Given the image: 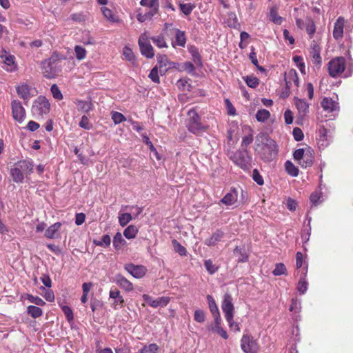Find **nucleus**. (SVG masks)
Segmentation results:
<instances>
[{
	"label": "nucleus",
	"instance_id": "393cba45",
	"mask_svg": "<svg viewBox=\"0 0 353 353\" xmlns=\"http://www.w3.org/2000/svg\"><path fill=\"white\" fill-rule=\"evenodd\" d=\"M223 236L224 232L217 230L209 238L205 240L204 243L208 246H214L221 241Z\"/></svg>",
	"mask_w": 353,
	"mask_h": 353
},
{
	"label": "nucleus",
	"instance_id": "2f4dec72",
	"mask_svg": "<svg viewBox=\"0 0 353 353\" xmlns=\"http://www.w3.org/2000/svg\"><path fill=\"white\" fill-rule=\"evenodd\" d=\"M15 165L19 166L24 174H29L33 170L32 162L28 160L20 161Z\"/></svg>",
	"mask_w": 353,
	"mask_h": 353
},
{
	"label": "nucleus",
	"instance_id": "4d7b16f0",
	"mask_svg": "<svg viewBox=\"0 0 353 353\" xmlns=\"http://www.w3.org/2000/svg\"><path fill=\"white\" fill-rule=\"evenodd\" d=\"M274 276H280L286 274V268L283 263H280L276 264L275 268L272 272Z\"/></svg>",
	"mask_w": 353,
	"mask_h": 353
},
{
	"label": "nucleus",
	"instance_id": "58836bf2",
	"mask_svg": "<svg viewBox=\"0 0 353 353\" xmlns=\"http://www.w3.org/2000/svg\"><path fill=\"white\" fill-rule=\"evenodd\" d=\"M27 313L32 318L36 319L42 316L43 310L39 307L34 305H29L27 307Z\"/></svg>",
	"mask_w": 353,
	"mask_h": 353
},
{
	"label": "nucleus",
	"instance_id": "a19ab883",
	"mask_svg": "<svg viewBox=\"0 0 353 353\" xmlns=\"http://www.w3.org/2000/svg\"><path fill=\"white\" fill-rule=\"evenodd\" d=\"M101 11L103 12V16L110 21L112 22H119V18L115 16L112 11L106 7H103L101 8Z\"/></svg>",
	"mask_w": 353,
	"mask_h": 353
},
{
	"label": "nucleus",
	"instance_id": "6e6d98bb",
	"mask_svg": "<svg viewBox=\"0 0 353 353\" xmlns=\"http://www.w3.org/2000/svg\"><path fill=\"white\" fill-rule=\"evenodd\" d=\"M307 152V147L305 148H299L294 151L293 154V157L294 160H296L298 163L304 157V156Z\"/></svg>",
	"mask_w": 353,
	"mask_h": 353
},
{
	"label": "nucleus",
	"instance_id": "f257e3e1",
	"mask_svg": "<svg viewBox=\"0 0 353 353\" xmlns=\"http://www.w3.org/2000/svg\"><path fill=\"white\" fill-rule=\"evenodd\" d=\"M256 151L265 161H271L277 154V145L267 134L261 133L256 137Z\"/></svg>",
	"mask_w": 353,
	"mask_h": 353
},
{
	"label": "nucleus",
	"instance_id": "7c9ffc66",
	"mask_svg": "<svg viewBox=\"0 0 353 353\" xmlns=\"http://www.w3.org/2000/svg\"><path fill=\"white\" fill-rule=\"evenodd\" d=\"M116 283L119 285L121 288L127 292H131L133 290V285L125 277L119 275L116 278Z\"/></svg>",
	"mask_w": 353,
	"mask_h": 353
},
{
	"label": "nucleus",
	"instance_id": "052dcab7",
	"mask_svg": "<svg viewBox=\"0 0 353 353\" xmlns=\"http://www.w3.org/2000/svg\"><path fill=\"white\" fill-rule=\"evenodd\" d=\"M245 81L246 84L252 88H256L259 84V79L256 77H253V76L246 77V78L245 79Z\"/></svg>",
	"mask_w": 353,
	"mask_h": 353
},
{
	"label": "nucleus",
	"instance_id": "dca6fc26",
	"mask_svg": "<svg viewBox=\"0 0 353 353\" xmlns=\"http://www.w3.org/2000/svg\"><path fill=\"white\" fill-rule=\"evenodd\" d=\"M125 269L129 272L132 276L137 279L142 278L146 272V268L143 265H135L130 263L125 266Z\"/></svg>",
	"mask_w": 353,
	"mask_h": 353
},
{
	"label": "nucleus",
	"instance_id": "6e6552de",
	"mask_svg": "<svg viewBox=\"0 0 353 353\" xmlns=\"http://www.w3.org/2000/svg\"><path fill=\"white\" fill-rule=\"evenodd\" d=\"M11 109L13 119L20 123H22L26 118V110L21 102L17 99L12 100Z\"/></svg>",
	"mask_w": 353,
	"mask_h": 353
},
{
	"label": "nucleus",
	"instance_id": "6ab92c4d",
	"mask_svg": "<svg viewBox=\"0 0 353 353\" xmlns=\"http://www.w3.org/2000/svg\"><path fill=\"white\" fill-rule=\"evenodd\" d=\"M238 200V192L235 188H231L219 201V205L224 204L227 206L234 205Z\"/></svg>",
	"mask_w": 353,
	"mask_h": 353
},
{
	"label": "nucleus",
	"instance_id": "e2e57ef3",
	"mask_svg": "<svg viewBox=\"0 0 353 353\" xmlns=\"http://www.w3.org/2000/svg\"><path fill=\"white\" fill-rule=\"evenodd\" d=\"M51 92L53 97L57 100H61L63 99V94L59 90V87L56 84H53L50 88Z\"/></svg>",
	"mask_w": 353,
	"mask_h": 353
},
{
	"label": "nucleus",
	"instance_id": "7ed1b4c3",
	"mask_svg": "<svg viewBox=\"0 0 353 353\" xmlns=\"http://www.w3.org/2000/svg\"><path fill=\"white\" fill-rule=\"evenodd\" d=\"M229 157L236 165L244 170L251 167L252 157L246 149L239 150L230 154Z\"/></svg>",
	"mask_w": 353,
	"mask_h": 353
},
{
	"label": "nucleus",
	"instance_id": "69168bd1",
	"mask_svg": "<svg viewBox=\"0 0 353 353\" xmlns=\"http://www.w3.org/2000/svg\"><path fill=\"white\" fill-rule=\"evenodd\" d=\"M41 289L43 291V296L47 301L53 302L54 301V294L51 290H46L43 287H41Z\"/></svg>",
	"mask_w": 353,
	"mask_h": 353
},
{
	"label": "nucleus",
	"instance_id": "ddd939ff",
	"mask_svg": "<svg viewBox=\"0 0 353 353\" xmlns=\"http://www.w3.org/2000/svg\"><path fill=\"white\" fill-rule=\"evenodd\" d=\"M157 67L159 69V73L161 75H163L166 72L174 68L175 63L171 62L165 55H159L157 57Z\"/></svg>",
	"mask_w": 353,
	"mask_h": 353
},
{
	"label": "nucleus",
	"instance_id": "f03ea898",
	"mask_svg": "<svg viewBox=\"0 0 353 353\" xmlns=\"http://www.w3.org/2000/svg\"><path fill=\"white\" fill-rule=\"evenodd\" d=\"M346 61L344 57H338L332 59L328 63V72L332 77H338L343 73H345L344 77H349L351 75V70H345Z\"/></svg>",
	"mask_w": 353,
	"mask_h": 353
},
{
	"label": "nucleus",
	"instance_id": "72a5a7b5",
	"mask_svg": "<svg viewBox=\"0 0 353 353\" xmlns=\"http://www.w3.org/2000/svg\"><path fill=\"white\" fill-rule=\"evenodd\" d=\"M207 300H208V303L209 305L210 310L211 313L212 314L214 318V319L220 318L221 316H220L219 310V308L217 307V305H216L214 298L211 295H208Z\"/></svg>",
	"mask_w": 353,
	"mask_h": 353
},
{
	"label": "nucleus",
	"instance_id": "774afa93",
	"mask_svg": "<svg viewBox=\"0 0 353 353\" xmlns=\"http://www.w3.org/2000/svg\"><path fill=\"white\" fill-rule=\"evenodd\" d=\"M123 54L128 61L130 62L134 61V56L132 50L130 48L125 46L123 50Z\"/></svg>",
	"mask_w": 353,
	"mask_h": 353
},
{
	"label": "nucleus",
	"instance_id": "473e14b6",
	"mask_svg": "<svg viewBox=\"0 0 353 353\" xmlns=\"http://www.w3.org/2000/svg\"><path fill=\"white\" fill-rule=\"evenodd\" d=\"M10 175L12 180L15 183H21L24 179V173L21 171L19 166L15 165L14 168H11Z\"/></svg>",
	"mask_w": 353,
	"mask_h": 353
},
{
	"label": "nucleus",
	"instance_id": "338daca9",
	"mask_svg": "<svg viewBox=\"0 0 353 353\" xmlns=\"http://www.w3.org/2000/svg\"><path fill=\"white\" fill-rule=\"evenodd\" d=\"M204 266L207 271L210 274H214L217 271V268L213 264L212 261L210 259L205 260Z\"/></svg>",
	"mask_w": 353,
	"mask_h": 353
},
{
	"label": "nucleus",
	"instance_id": "20e7f679",
	"mask_svg": "<svg viewBox=\"0 0 353 353\" xmlns=\"http://www.w3.org/2000/svg\"><path fill=\"white\" fill-rule=\"evenodd\" d=\"M188 119L187 127L191 132L198 134L204 130V126L200 121V117L194 109H191L188 112Z\"/></svg>",
	"mask_w": 353,
	"mask_h": 353
},
{
	"label": "nucleus",
	"instance_id": "1a4fd4ad",
	"mask_svg": "<svg viewBox=\"0 0 353 353\" xmlns=\"http://www.w3.org/2000/svg\"><path fill=\"white\" fill-rule=\"evenodd\" d=\"M221 309L224 313L225 319H230L231 316H234L233 299L232 296L228 293H225L223 295V299L221 303Z\"/></svg>",
	"mask_w": 353,
	"mask_h": 353
},
{
	"label": "nucleus",
	"instance_id": "13d9d810",
	"mask_svg": "<svg viewBox=\"0 0 353 353\" xmlns=\"http://www.w3.org/2000/svg\"><path fill=\"white\" fill-rule=\"evenodd\" d=\"M322 198V193L321 191H315L310 195V201L314 205H318L321 202V199Z\"/></svg>",
	"mask_w": 353,
	"mask_h": 353
},
{
	"label": "nucleus",
	"instance_id": "de8ad7c7",
	"mask_svg": "<svg viewBox=\"0 0 353 353\" xmlns=\"http://www.w3.org/2000/svg\"><path fill=\"white\" fill-rule=\"evenodd\" d=\"M172 245L174 247V251L179 253L181 256H186L187 250L185 247H183L180 243H179L176 240L174 239L172 241Z\"/></svg>",
	"mask_w": 353,
	"mask_h": 353
},
{
	"label": "nucleus",
	"instance_id": "37998d69",
	"mask_svg": "<svg viewBox=\"0 0 353 353\" xmlns=\"http://www.w3.org/2000/svg\"><path fill=\"white\" fill-rule=\"evenodd\" d=\"M270 117V113L265 109L259 110L256 114V119L259 122L267 121Z\"/></svg>",
	"mask_w": 353,
	"mask_h": 353
},
{
	"label": "nucleus",
	"instance_id": "39448f33",
	"mask_svg": "<svg viewBox=\"0 0 353 353\" xmlns=\"http://www.w3.org/2000/svg\"><path fill=\"white\" fill-rule=\"evenodd\" d=\"M50 110V103L43 96H39L33 103L32 111L34 114L42 117Z\"/></svg>",
	"mask_w": 353,
	"mask_h": 353
},
{
	"label": "nucleus",
	"instance_id": "c9c22d12",
	"mask_svg": "<svg viewBox=\"0 0 353 353\" xmlns=\"http://www.w3.org/2000/svg\"><path fill=\"white\" fill-rule=\"evenodd\" d=\"M133 219L132 214L128 212H124L120 211L119 213V223L121 226L124 227L128 223H130Z\"/></svg>",
	"mask_w": 353,
	"mask_h": 353
},
{
	"label": "nucleus",
	"instance_id": "8fccbe9b",
	"mask_svg": "<svg viewBox=\"0 0 353 353\" xmlns=\"http://www.w3.org/2000/svg\"><path fill=\"white\" fill-rule=\"evenodd\" d=\"M74 50L76 58L78 60L81 61L85 58L86 54H87V51L84 48H83L80 46H76L74 47Z\"/></svg>",
	"mask_w": 353,
	"mask_h": 353
},
{
	"label": "nucleus",
	"instance_id": "b1692460",
	"mask_svg": "<svg viewBox=\"0 0 353 353\" xmlns=\"http://www.w3.org/2000/svg\"><path fill=\"white\" fill-rule=\"evenodd\" d=\"M302 276H301L299 281L297 284V290L301 294H303L307 290L308 283L305 279L307 272V265L306 264L302 269Z\"/></svg>",
	"mask_w": 353,
	"mask_h": 353
},
{
	"label": "nucleus",
	"instance_id": "680f3d73",
	"mask_svg": "<svg viewBox=\"0 0 353 353\" xmlns=\"http://www.w3.org/2000/svg\"><path fill=\"white\" fill-rule=\"evenodd\" d=\"M153 43L159 48H166V42L162 36H157L152 38Z\"/></svg>",
	"mask_w": 353,
	"mask_h": 353
},
{
	"label": "nucleus",
	"instance_id": "603ef678",
	"mask_svg": "<svg viewBox=\"0 0 353 353\" xmlns=\"http://www.w3.org/2000/svg\"><path fill=\"white\" fill-rule=\"evenodd\" d=\"M79 126L85 130H91L93 128L92 123L90 121L89 118L83 115L79 122Z\"/></svg>",
	"mask_w": 353,
	"mask_h": 353
},
{
	"label": "nucleus",
	"instance_id": "aec40b11",
	"mask_svg": "<svg viewBox=\"0 0 353 353\" xmlns=\"http://www.w3.org/2000/svg\"><path fill=\"white\" fill-rule=\"evenodd\" d=\"M345 25V19L342 17H339L335 21L333 30V37L336 40H339L343 37V28Z\"/></svg>",
	"mask_w": 353,
	"mask_h": 353
},
{
	"label": "nucleus",
	"instance_id": "79ce46f5",
	"mask_svg": "<svg viewBox=\"0 0 353 353\" xmlns=\"http://www.w3.org/2000/svg\"><path fill=\"white\" fill-rule=\"evenodd\" d=\"M286 172L292 176H297L299 169L291 161H287L285 163Z\"/></svg>",
	"mask_w": 353,
	"mask_h": 353
},
{
	"label": "nucleus",
	"instance_id": "a18cd8bd",
	"mask_svg": "<svg viewBox=\"0 0 353 353\" xmlns=\"http://www.w3.org/2000/svg\"><path fill=\"white\" fill-rule=\"evenodd\" d=\"M179 6V8H180L181 11L185 16L190 15L191 14V12H192V10L195 8L194 4H192L190 3H180Z\"/></svg>",
	"mask_w": 353,
	"mask_h": 353
},
{
	"label": "nucleus",
	"instance_id": "f704fd0d",
	"mask_svg": "<svg viewBox=\"0 0 353 353\" xmlns=\"http://www.w3.org/2000/svg\"><path fill=\"white\" fill-rule=\"evenodd\" d=\"M269 18L271 21L276 25H281L283 21V17L279 16L278 8L276 6L270 8Z\"/></svg>",
	"mask_w": 353,
	"mask_h": 353
},
{
	"label": "nucleus",
	"instance_id": "c756f323",
	"mask_svg": "<svg viewBox=\"0 0 353 353\" xmlns=\"http://www.w3.org/2000/svg\"><path fill=\"white\" fill-rule=\"evenodd\" d=\"M186 43V38L185 32L179 29L176 30L175 39L172 42V46L176 48V46L184 47Z\"/></svg>",
	"mask_w": 353,
	"mask_h": 353
},
{
	"label": "nucleus",
	"instance_id": "864d4df0",
	"mask_svg": "<svg viewBox=\"0 0 353 353\" xmlns=\"http://www.w3.org/2000/svg\"><path fill=\"white\" fill-rule=\"evenodd\" d=\"M65 59V57L63 55H62L58 52H54L48 60H46L45 61L50 63V64H52L53 65H57V61Z\"/></svg>",
	"mask_w": 353,
	"mask_h": 353
},
{
	"label": "nucleus",
	"instance_id": "5701e85b",
	"mask_svg": "<svg viewBox=\"0 0 353 353\" xmlns=\"http://www.w3.org/2000/svg\"><path fill=\"white\" fill-rule=\"evenodd\" d=\"M61 227L60 222H57L50 227H48L45 231V236L48 239H52L60 237L59 230Z\"/></svg>",
	"mask_w": 353,
	"mask_h": 353
},
{
	"label": "nucleus",
	"instance_id": "423d86ee",
	"mask_svg": "<svg viewBox=\"0 0 353 353\" xmlns=\"http://www.w3.org/2000/svg\"><path fill=\"white\" fill-rule=\"evenodd\" d=\"M16 91L19 97L22 99L25 103L37 94V90L27 83L23 82L16 87Z\"/></svg>",
	"mask_w": 353,
	"mask_h": 353
},
{
	"label": "nucleus",
	"instance_id": "c85d7f7f",
	"mask_svg": "<svg viewBox=\"0 0 353 353\" xmlns=\"http://www.w3.org/2000/svg\"><path fill=\"white\" fill-rule=\"evenodd\" d=\"M109 296H110V299H114L113 307L114 309H117V306H119V305L122 307V305L124 303V299H123V296L121 295L120 292L117 289L112 288L110 291Z\"/></svg>",
	"mask_w": 353,
	"mask_h": 353
},
{
	"label": "nucleus",
	"instance_id": "9d476101",
	"mask_svg": "<svg viewBox=\"0 0 353 353\" xmlns=\"http://www.w3.org/2000/svg\"><path fill=\"white\" fill-rule=\"evenodd\" d=\"M143 299L150 306L157 308L158 307H165L170 302V298L169 296H161L157 299H154L152 296L148 294L143 295Z\"/></svg>",
	"mask_w": 353,
	"mask_h": 353
},
{
	"label": "nucleus",
	"instance_id": "e433bc0d",
	"mask_svg": "<svg viewBox=\"0 0 353 353\" xmlns=\"http://www.w3.org/2000/svg\"><path fill=\"white\" fill-rule=\"evenodd\" d=\"M76 104L78 109L83 112H88L92 109V104L90 101L78 100Z\"/></svg>",
	"mask_w": 353,
	"mask_h": 353
},
{
	"label": "nucleus",
	"instance_id": "a211bd4d",
	"mask_svg": "<svg viewBox=\"0 0 353 353\" xmlns=\"http://www.w3.org/2000/svg\"><path fill=\"white\" fill-rule=\"evenodd\" d=\"M221 318H216L214 323L208 325V330L212 332L219 334L224 339H227L228 338L227 332L221 326Z\"/></svg>",
	"mask_w": 353,
	"mask_h": 353
},
{
	"label": "nucleus",
	"instance_id": "4468645a",
	"mask_svg": "<svg viewBox=\"0 0 353 353\" xmlns=\"http://www.w3.org/2000/svg\"><path fill=\"white\" fill-rule=\"evenodd\" d=\"M310 56L312 63L318 67H320L322 63L321 47L315 41H312L310 46Z\"/></svg>",
	"mask_w": 353,
	"mask_h": 353
},
{
	"label": "nucleus",
	"instance_id": "9b49d317",
	"mask_svg": "<svg viewBox=\"0 0 353 353\" xmlns=\"http://www.w3.org/2000/svg\"><path fill=\"white\" fill-rule=\"evenodd\" d=\"M241 348L245 353H256L258 346L252 338L244 335L241 339Z\"/></svg>",
	"mask_w": 353,
	"mask_h": 353
},
{
	"label": "nucleus",
	"instance_id": "bf43d9fd",
	"mask_svg": "<svg viewBox=\"0 0 353 353\" xmlns=\"http://www.w3.org/2000/svg\"><path fill=\"white\" fill-rule=\"evenodd\" d=\"M159 69L158 68L157 66H155L154 67L150 74H149V78L154 83H159L160 80H159Z\"/></svg>",
	"mask_w": 353,
	"mask_h": 353
},
{
	"label": "nucleus",
	"instance_id": "3c124183",
	"mask_svg": "<svg viewBox=\"0 0 353 353\" xmlns=\"http://www.w3.org/2000/svg\"><path fill=\"white\" fill-rule=\"evenodd\" d=\"M26 299L29 302L39 306H43L46 305L45 301L39 296H34L32 294H26Z\"/></svg>",
	"mask_w": 353,
	"mask_h": 353
},
{
	"label": "nucleus",
	"instance_id": "49530a36",
	"mask_svg": "<svg viewBox=\"0 0 353 353\" xmlns=\"http://www.w3.org/2000/svg\"><path fill=\"white\" fill-rule=\"evenodd\" d=\"M125 243V241L123 239L122 234L117 232L113 239V245L115 249H120Z\"/></svg>",
	"mask_w": 353,
	"mask_h": 353
},
{
	"label": "nucleus",
	"instance_id": "2eb2a0df",
	"mask_svg": "<svg viewBox=\"0 0 353 353\" xmlns=\"http://www.w3.org/2000/svg\"><path fill=\"white\" fill-rule=\"evenodd\" d=\"M331 139L327 136V130L321 127L319 130V137L317 139L318 147L320 150H324L330 143Z\"/></svg>",
	"mask_w": 353,
	"mask_h": 353
},
{
	"label": "nucleus",
	"instance_id": "c03bdc74",
	"mask_svg": "<svg viewBox=\"0 0 353 353\" xmlns=\"http://www.w3.org/2000/svg\"><path fill=\"white\" fill-rule=\"evenodd\" d=\"M159 346L156 343L145 345L139 353H158Z\"/></svg>",
	"mask_w": 353,
	"mask_h": 353
},
{
	"label": "nucleus",
	"instance_id": "0e129e2a",
	"mask_svg": "<svg viewBox=\"0 0 353 353\" xmlns=\"http://www.w3.org/2000/svg\"><path fill=\"white\" fill-rule=\"evenodd\" d=\"M194 319L198 323H203L205 321V312L201 310H196L194 314Z\"/></svg>",
	"mask_w": 353,
	"mask_h": 353
},
{
	"label": "nucleus",
	"instance_id": "bb28decb",
	"mask_svg": "<svg viewBox=\"0 0 353 353\" xmlns=\"http://www.w3.org/2000/svg\"><path fill=\"white\" fill-rule=\"evenodd\" d=\"M294 103L300 117H303L309 110V104L304 100L298 98L294 99Z\"/></svg>",
	"mask_w": 353,
	"mask_h": 353
},
{
	"label": "nucleus",
	"instance_id": "ea45409f",
	"mask_svg": "<svg viewBox=\"0 0 353 353\" xmlns=\"http://www.w3.org/2000/svg\"><path fill=\"white\" fill-rule=\"evenodd\" d=\"M189 52L192 55V60L194 62V63L199 66L201 65V56L198 49L194 46H191L189 48Z\"/></svg>",
	"mask_w": 353,
	"mask_h": 353
},
{
	"label": "nucleus",
	"instance_id": "0eeeda50",
	"mask_svg": "<svg viewBox=\"0 0 353 353\" xmlns=\"http://www.w3.org/2000/svg\"><path fill=\"white\" fill-rule=\"evenodd\" d=\"M139 46L143 56L150 59L154 57V50L146 33H143L139 37Z\"/></svg>",
	"mask_w": 353,
	"mask_h": 353
},
{
	"label": "nucleus",
	"instance_id": "a878e982",
	"mask_svg": "<svg viewBox=\"0 0 353 353\" xmlns=\"http://www.w3.org/2000/svg\"><path fill=\"white\" fill-rule=\"evenodd\" d=\"M7 52L4 50H0V57H5L4 63L7 65L6 70L9 72L14 71L16 65L14 64V57L12 55H7Z\"/></svg>",
	"mask_w": 353,
	"mask_h": 353
},
{
	"label": "nucleus",
	"instance_id": "4be33fe9",
	"mask_svg": "<svg viewBox=\"0 0 353 353\" xmlns=\"http://www.w3.org/2000/svg\"><path fill=\"white\" fill-rule=\"evenodd\" d=\"M42 70L43 75L48 79L54 78L59 72L57 65H53L46 61L43 62Z\"/></svg>",
	"mask_w": 353,
	"mask_h": 353
},
{
	"label": "nucleus",
	"instance_id": "f8f14e48",
	"mask_svg": "<svg viewBox=\"0 0 353 353\" xmlns=\"http://www.w3.org/2000/svg\"><path fill=\"white\" fill-rule=\"evenodd\" d=\"M323 110L327 113H335L339 110V105L337 100L330 97H324L321 102Z\"/></svg>",
	"mask_w": 353,
	"mask_h": 353
},
{
	"label": "nucleus",
	"instance_id": "4c0bfd02",
	"mask_svg": "<svg viewBox=\"0 0 353 353\" xmlns=\"http://www.w3.org/2000/svg\"><path fill=\"white\" fill-rule=\"evenodd\" d=\"M138 231V228L135 225H130L125 229L123 235L125 236V238L132 239L136 236Z\"/></svg>",
	"mask_w": 353,
	"mask_h": 353
},
{
	"label": "nucleus",
	"instance_id": "5fc2aeb1",
	"mask_svg": "<svg viewBox=\"0 0 353 353\" xmlns=\"http://www.w3.org/2000/svg\"><path fill=\"white\" fill-rule=\"evenodd\" d=\"M111 239L108 234H105L102 236L100 241L94 240V243L98 246H108L110 245Z\"/></svg>",
	"mask_w": 353,
	"mask_h": 353
},
{
	"label": "nucleus",
	"instance_id": "412c9836",
	"mask_svg": "<svg viewBox=\"0 0 353 353\" xmlns=\"http://www.w3.org/2000/svg\"><path fill=\"white\" fill-rule=\"evenodd\" d=\"M140 5L149 8L148 15L154 16L158 13L159 9V0H141Z\"/></svg>",
	"mask_w": 353,
	"mask_h": 353
},
{
	"label": "nucleus",
	"instance_id": "cd10ccee",
	"mask_svg": "<svg viewBox=\"0 0 353 353\" xmlns=\"http://www.w3.org/2000/svg\"><path fill=\"white\" fill-rule=\"evenodd\" d=\"M314 163V152L311 148L307 147V152L303 159L298 163L302 168L311 167Z\"/></svg>",
	"mask_w": 353,
	"mask_h": 353
},
{
	"label": "nucleus",
	"instance_id": "f3484780",
	"mask_svg": "<svg viewBox=\"0 0 353 353\" xmlns=\"http://www.w3.org/2000/svg\"><path fill=\"white\" fill-rule=\"evenodd\" d=\"M286 87L290 89L293 86L298 88L299 85V80L297 72L295 70L291 69L286 74L285 77Z\"/></svg>",
	"mask_w": 353,
	"mask_h": 353
},
{
	"label": "nucleus",
	"instance_id": "09e8293b",
	"mask_svg": "<svg viewBox=\"0 0 353 353\" xmlns=\"http://www.w3.org/2000/svg\"><path fill=\"white\" fill-rule=\"evenodd\" d=\"M305 29L310 38L312 39L316 32V26L314 22L311 19H307L305 23Z\"/></svg>",
	"mask_w": 353,
	"mask_h": 353
}]
</instances>
